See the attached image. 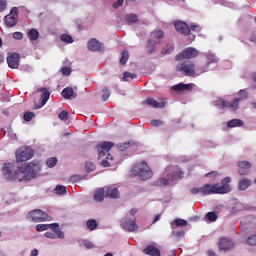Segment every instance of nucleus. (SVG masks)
<instances>
[{
	"label": "nucleus",
	"instance_id": "obj_62",
	"mask_svg": "<svg viewBox=\"0 0 256 256\" xmlns=\"http://www.w3.org/2000/svg\"><path fill=\"white\" fill-rule=\"evenodd\" d=\"M159 219H161V216L160 215H156L154 220H153V223H157V221H159Z\"/></svg>",
	"mask_w": 256,
	"mask_h": 256
},
{
	"label": "nucleus",
	"instance_id": "obj_39",
	"mask_svg": "<svg viewBox=\"0 0 256 256\" xmlns=\"http://www.w3.org/2000/svg\"><path fill=\"white\" fill-rule=\"evenodd\" d=\"M60 39L64 43H73V37H71V35L69 34H62Z\"/></svg>",
	"mask_w": 256,
	"mask_h": 256
},
{
	"label": "nucleus",
	"instance_id": "obj_55",
	"mask_svg": "<svg viewBox=\"0 0 256 256\" xmlns=\"http://www.w3.org/2000/svg\"><path fill=\"white\" fill-rule=\"evenodd\" d=\"M84 247H86V249H94L95 244H93V242H85Z\"/></svg>",
	"mask_w": 256,
	"mask_h": 256
},
{
	"label": "nucleus",
	"instance_id": "obj_47",
	"mask_svg": "<svg viewBox=\"0 0 256 256\" xmlns=\"http://www.w3.org/2000/svg\"><path fill=\"white\" fill-rule=\"evenodd\" d=\"M61 73L62 75H66V77H69V75H71V69L69 67H62Z\"/></svg>",
	"mask_w": 256,
	"mask_h": 256
},
{
	"label": "nucleus",
	"instance_id": "obj_11",
	"mask_svg": "<svg viewBox=\"0 0 256 256\" xmlns=\"http://www.w3.org/2000/svg\"><path fill=\"white\" fill-rule=\"evenodd\" d=\"M115 147V144L113 142H102L96 146V149L98 151V157L101 159V157H105L111 149Z\"/></svg>",
	"mask_w": 256,
	"mask_h": 256
},
{
	"label": "nucleus",
	"instance_id": "obj_38",
	"mask_svg": "<svg viewBox=\"0 0 256 256\" xmlns=\"http://www.w3.org/2000/svg\"><path fill=\"white\" fill-rule=\"evenodd\" d=\"M174 223H175L176 227H185V226H187V220L181 219V218L175 219Z\"/></svg>",
	"mask_w": 256,
	"mask_h": 256
},
{
	"label": "nucleus",
	"instance_id": "obj_59",
	"mask_svg": "<svg viewBox=\"0 0 256 256\" xmlns=\"http://www.w3.org/2000/svg\"><path fill=\"white\" fill-rule=\"evenodd\" d=\"M249 41H251V43H256V35L253 34V35L250 37Z\"/></svg>",
	"mask_w": 256,
	"mask_h": 256
},
{
	"label": "nucleus",
	"instance_id": "obj_52",
	"mask_svg": "<svg viewBox=\"0 0 256 256\" xmlns=\"http://www.w3.org/2000/svg\"><path fill=\"white\" fill-rule=\"evenodd\" d=\"M123 3H125V0H117V2L113 4L114 9H119V7H123Z\"/></svg>",
	"mask_w": 256,
	"mask_h": 256
},
{
	"label": "nucleus",
	"instance_id": "obj_13",
	"mask_svg": "<svg viewBox=\"0 0 256 256\" xmlns=\"http://www.w3.org/2000/svg\"><path fill=\"white\" fill-rule=\"evenodd\" d=\"M121 227L124 231H129L130 233L139 229V226H137V220H131L129 218L122 220Z\"/></svg>",
	"mask_w": 256,
	"mask_h": 256
},
{
	"label": "nucleus",
	"instance_id": "obj_48",
	"mask_svg": "<svg viewBox=\"0 0 256 256\" xmlns=\"http://www.w3.org/2000/svg\"><path fill=\"white\" fill-rule=\"evenodd\" d=\"M174 49L175 48L173 46H168V48L166 50H162V55H171V53H173Z\"/></svg>",
	"mask_w": 256,
	"mask_h": 256
},
{
	"label": "nucleus",
	"instance_id": "obj_19",
	"mask_svg": "<svg viewBox=\"0 0 256 256\" xmlns=\"http://www.w3.org/2000/svg\"><path fill=\"white\" fill-rule=\"evenodd\" d=\"M144 255H149V256H161V251L153 246V245H148L143 249Z\"/></svg>",
	"mask_w": 256,
	"mask_h": 256
},
{
	"label": "nucleus",
	"instance_id": "obj_35",
	"mask_svg": "<svg viewBox=\"0 0 256 256\" xmlns=\"http://www.w3.org/2000/svg\"><path fill=\"white\" fill-rule=\"evenodd\" d=\"M217 218H218V216H217V213H215V212H208L206 214V219L208 221H211L212 223H215V221H217Z\"/></svg>",
	"mask_w": 256,
	"mask_h": 256
},
{
	"label": "nucleus",
	"instance_id": "obj_33",
	"mask_svg": "<svg viewBox=\"0 0 256 256\" xmlns=\"http://www.w3.org/2000/svg\"><path fill=\"white\" fill-rule=\"evenodd\" d=\"M129 61V51L123 50L120 58V65H125Z\"/></svg>",
	"mask_w": 256,
	"mask_h": 256
},
{
	"label": "nucleus",
	"instance_id": "obj_63",
	"mask_svg": "<svg viewBox=\"0 0 256 256\" xmlns=\"http://www.w3.org/2000/svg\"><path fill=\"white\" fill-rule=\"evenodd\" d=\"M70 181H72L73 183H75V181H77V176H73L70 178Z\"/></svg>",
	"mask_w": 256,
	"mask_h": 256
},
{
	"label": "nucleus",
	"instance_id": "obj_61",
	"mask_svg": "<svg viewBox=\"0 0 256 256\" xmlns=\"http://www.w3.org/2000/svg\"><path fill=\"white\" fill-rule=\"evenodd\" d=\"M137 214V208H132L130 210V215H136Z\"/></svg>",
	"mask_w": 256,
	"mask_h": 256
},
{
	"label": "nucleus",
	"instance_id": "obj_3",
	"mask_svg": "<svg viewBox=\"0 0 256 256\" xmlns=\"http://www.w3.org/2000/svg\"><path fill=\"white\" fill-rule=\"evenodd\" d=\"M240 98H235L233 101L221 100V105L223 109H230V111H237L239 109V103L243 101V99H247V91L240 90L238 92Z\"/></svg>",
	"mask_w": 256,
	"mask_h": 256
},
{
	"label": "nucleus",
	"instance_id": "obj_18",
	"mask_svg": "<svg viewBox=\"0 0 256 256\" xmlns=\"http://www.w3.org/2000/svg\"><path fill=\"white\" fill-rule=\"evenodd\" d=\"M87 47L89 51H101V49H103V44H101L97 39L92 38L88 41Z\"/></svg>",
	"mask_w": 256,
	"mask_h": 256
},
{
	"label": "nucleus",
	"instance_id": "obj_7",
	"mask_svg": "<svg viewBox=\"0 0 256 256\" xmlns=\"http://www.w3.org/2000/svg\"><path fill=\"white\" fill-rule=\"evenodd\" d=\"M27 217L28 219H30V221H34V223H41L49 219V215L41 209H35L30 211Z\"/></svg>",
	"mask_w": 256,
	"mask_h": 256
},
{
	"label": "nucleus",
	"instance_id": "obj_22",
	"mask_svg": "<svg viewBox=\"0 0 256 256\" xmlns=\"http://www.w3.org/2000/svg\"><path fill=\"white\" fill-rule=\"evenodd\" d=\"M251 185H253V182L251 180L243 178L238 182V189L239 191H246V189H249Z\"/></svg>",
	"mask_w": 256,
	"mask_h": 256
},
{
	"label": "nucleus",
	"instance_id": "obj_21",
	"mask_svg": "<svg viewBox=\"0 0 256 256\" xmlns=\"http://www.w3.org/2000/svg\"><path fill=\"white\" fill-rule=\"evenodd\" d=\"M173 91H193V84L179 83L172 86Z\"/></svg>",
	"mask_w": 256,
	"mask_h": 256
},
{
	"label": "nucleus",
	"instance_id": "obj_2",
	"mask_svg": "<svg viewBox=\"0 0 256 256\" xmlns=\"http://www.w3.org/2000/svg\"><path fill=\"white\" fill-rule=\"evenodd\" d=\"M231 182V177L227 176L223 178L219 183L217 184H204L202 187L199 188H192L190 192L192 195H197V193H201V195L207 196V195H225L227 193H231V186L229 183Z\"/></svg>",
	"mask_w": 256,
	"mask_h": 256
},
{
	"label": "nucleus",
	"instance_id": "obj_50",
	"mask_svg": "<svg viewBox=\"0 0 256 256\" xmlns=\"http://www.w3.org/2000/svg\"><path fill=\"white\" fill-rule=\"evenodd\" d=\"M12 37H13V39H17L18 41H21V39H23V33H21V32H14Z\"/></svg>",
	"mask_w": 256,
	"mask_h": 256
},
{
	"label": "nucleus",
	"instance_id": "obj_6",
	"mask_svg": "<svg viewBox=\"0 0 256 256\" xmlns=\"http://www.w3.org/2000/svg\"><path fill=\"white\" fill-rule=\"evenodd\" d=\"M33 149L29 147L20 148L16 151V161L17 163H23L25 161H29V159H33Z\"/></svg>",
	"mask_w": 256,
	"mask_h": 256
},
{
	"label": "nucleus",
	"instance_id": "obj_8",
	"mask_svg": "<svg viewBox=\"0 0 256 256\" xmlns=\"http://www.w3.org/2000/svg\"><path fill=\"white\" fill-rule=\"evenodd\" d=\"M164 33L162 30H156L151 33V39L148 41L147 49L148 53H155V45L159 43L160 39H163ZM157 39L158 41H155Z\"/></svg>",
	"mask_w": 256,
	"mask_h": 256
},
{
	"label": "nucleus",
	"instance_id": "obj_58",
	"mask_svg": "<svg viewBox=\"0 0 256 256\" xmlns=\"http://www.w3.org/2000/svg\"><path fill=\"white\" fill-rule=\"evenodd\" d=\"M39 255V251L37 249H34L31 251L30 256H37Z\"/></svg>",
	"mask_w": 256,
	"mask_h": 256
},
{
	"label": "nucleus",
	"instance_id": "obj_29",
	"mask_svg": "<svg viewBox=\"0 0 256 256\" xmlns=\"http://www.w3.org/2000/svg\"><path fill=\"white\" fill-rule=\"evenodd\" d=\"M139 21V18H137V14H128L125 16V22L128 25H131V23H137Z\"/></svg>",
	"mask_w": 256,
	"mask_h": 256
},
{
	"label": "nucleus",
	"instance_id": "obj_26",
	"mask_svg": "<svg viewBox=\"0 0 256 256\" xmlns=\"http://www.w3.org/2000/svg\"><path fill=\"white\" fill-rule=\"evenodd\" d=\"M243 125H245V122L241 119H232L227 122V127L230 129H233L234 127H243Z\"/></svg>",
	"mask_w": 256,
	"mask_h": 256
},
{
	"label": "nucleus",
	"instance_id": "obj_24",
	"mask_svg": "<svg viewBox=\"0 0 256 256\" xmlns=\"http://www.w3.org/2000/svg\"><path fill=\"white\" fill-rule=\"evenodd\" d=\"M106 197H110V199H119V189L117 187L107 188Z\"/></svg>",
	"mask_w": 256,
	"mask_h": 256
},
{
	"label": "nucleus",
	"instance_id": "obj_10",
	"mask_svg": "<svg viewBox=\"0 0 256 256\" xmlns=\"http://www.w3.org/2000/svg\"><path fill=\"white\" fill-rule=\"evenodd\" d=\"M17 19H19V10L17 7H14L11 9L10 14L5 16V25L15 27L17 25Z\"/></svg>",
	"mask_w": 256,
	"mask_h": 256
},
{
	"label": "nucleus",
	"instance_id": "obj_27",
	"mask_svg": "<svg viewBox=\"0 0 256 256\" xmlns=\"http://www.w3.org/2000/svg\"><path fill=\"white\" fill-rule=\"evenodd\" d=\"M75 91L71 87H66L62 90V97L64 99H71V97L74 95Z\"/></svg>",
	"mask_w": 256,
	"mask_h": 256
},
{
	"label": "nucleus",
	"instance_id": "obj_34",
	"mask_svg": "<svg viewBox=\"0 0 256 256\" xmlns=\"http://www.w3.org/2000/svg\"><path fill=\"white\" fill-rule=\"evenodd\" d=\"M170 179L172 181H177L179 179H183V172H181V171L172 172Z\"/></svg>",
	"mask_w": 256,
	"mask_h": 256
},
{
	"label": "nucleus",
	"instance_id": "obj_43",
	"mask_svg": "<svg viewBox=\"0 0 256 256\" xmlns=\"http://www.w3.org/2000/svg\"><path fill=\"white\" fill-rule=\"evenodd\" d=\"M35 117V113L33 112H25L23 115L24 121H31Z\"/></svg>",
	"mask_w": 256,
	"mask_h": 256
},
{
	"label": "nucleus",
	"instance_id": "obj_28",
	"mask_svg": "<svg viewBox=\"0 0 256 256\" xmlns=\"http://www.w3.org/2000/svg\"><path fill=\"white\" fill-rule=\"evenodd\" d=\"M28 38L30 41H37V39H39V31L35 28L30 29L28 32Z\"/></svg>",
	"mask_w": 256,
	"mask_h": 256
},
{
	"label": "nucleus",
	"instance_id": "obj_9",
	"mask_svg": "<svg viewBox=\"0 0 256 256\" xmlns=\"http://www.w3.org/2000/svg\"><path fill=\"white\" fill-rule=\"evenodd\" d=\"M195 57H199V52L193 47H188L181 53L177 54L175 60L181 61L183 59H195Z\"/></svg>",
	"mask_w": 256,
	"mask_h": 256
},
{
	"label": "nucleus",
	"instance_id": "obj_60",
	"mask_svg": "<svg viewBox=\"0 0 256 256\" xmlns=\"http://www.w3.org/2000/svg\"><path fill=\"white\" fill-rule=\"evenodd\" d=\"M207 255L208 256H216L215 251H213V250H208Z\"/></svg>",
	"mask_w": 256,
	"mask_h": 256
},
{
	"label": "nucleus",
	"instance_id": "obj_17",
	"mask_svg": "<svg viewBox=\"0 0 256 256\" xmlns=\"http://www.w3.org/2000/svg\"><path fill=\"white\" fill-rule=\"evenodd\" d=\"M220 251H229L233 249V242L228 238L222 237L218 243Z\"/></svg>",
	"mask_w": 256,
	"mask_h": 256
},
{
	"label": "nucleus",
	"instance_id": "obj_42",
	"mask_svg": "<svg viewBox=\"0 0 256 256\" xmlns=\"http://www.w3.org/2000/svg\"><path fill=\"white\" fill-rule=\"evenodd\" d=\"M46 165H47L48 167H55V165H57V158H55V157L48 158V159L46 160Z\"/></svg>",
	"mask_w": 256,
	"mask_h": 256
},
{
	"label": "nucleus",
	"instance_id": "obj_46",
	"mask_svg": "<svg viewBox=\"0 0 256 256\" xmlns=\"http://www.w3.org/2000/svg\"><path fill=\"white\" fill-rule=\"evenodd\" d=\"M247 243H248V245L255 246V245H256V234L250 236V237L247 239Z\"/></svg>",
	"mask_w": 256,
	"mask_h": 256
},
{
	"label": "nucleus",
	"instance_id": "obj_12",
	"mask_svg": "<svg viewBox=\"0 0 256 256\" xmlns=\"http://www.w3.org/2000/svg\"><path fill=\"white\" fill-rule=\"evenodd\" d=\"M174 27L178 33L185 35V37L191 35V28H189V24L183 21L174 22Z\"/></svg>",
	"mask_w": 256,
	"mask_h": 256
},
{
	"label": "nucleus",
	"instance_id": "obj_44",
	"mask_svg": "<svg viewBox=\"0 0 256 256\" xmlns=\"http://www.w3.org/2000/svg\"><path fill=\"white\" fill-rule=\"evenodd\" d=\"M150 124L152 125V127H161L162 125H165V123L161 120H151Z\"/></svg>",
	"mask_w": 256,
	"mask_h": 256
},
{
	"label": "nucleus",
	"instance_id": "obj_31",
	"mask_svg": "<svg viewBox=\"0 0 256 256\" xmlns=\"http://www.w3.org/2000/svg\"><path fill=\"white\" fill-rule=\"evenodd\" d=\"M113 160V156H111V154H108L105 160H102L101 162L102 167H111V165H113Z\"/></svg>",
	"mask_w": 256,
	"mask_h": 256
},
{
	"label": "nucleus",
	"instance_id": "obj_16",
	"mask_svg": "<svg viewBox=\"0 0 256 256\" xmlns=\"http://www.w3.org/2000/svg\"><path fill=\"white\" fill-rule=\"evenodd\" d=\"M238 167V173L239 175H249L251 173V167L252 165L250 164L249 161H240L237 163Z\"/></svg>",
	"mask_w": 256,
	"mask_h": 256
},
{
	"label": "nucleus",
	"instance_id": "obj_36",
	"mask_svg": "<svg viewBox=\"0 0 256 256\" xmlns=\"http://www.w3.org/2000/svg\"><path fill=\"white\" fill-rule=\"evenodd\" d=\"M129 79H137V74H135V73H130V72H124V74H123V80H124V81H129Z\"/></svg>",
	"mask_w": 256,
	"mask_h": 256
},
{
	"label": "nucleus",
	"instance_id": "obj_37",
	"mask_svg": "<svg viewBox=\"0 0 256 256\" xmlns=\"http://www.w3.org/2000/svg\"><path fill=\"white\" fill-rule=\"evenodd\" d=\"M206 59H207L208 65H211V63H217L218 61L217 57L211 53L206 54Z\"/></svg>",
	"mask_w": 256,
	"mask_h": 256
},
{
	"label": "nucleus",
	"instance_id": "obj_5",
	"mask_svg": "<svg viewBox=\"0 0 256 256\" xmlns=\"http://www.w3.org/2000/svg\"><path fill=\"white\" fill-rule=\"evenodd\" d=\"M177 71L185 75V77H195V63L192 61H185L177 66Z\"/></svg>",
	"mask_w": 256,
	"mask_h": 256
},
{
	"label": "nucleus",
	"instance_id": "obj_54",
	"mask_svg": "<svg viewBox=\"0 0 256 256\" xmlns=\"http://www.w3.org/2000/svg\"><path fill=\"white\" fill-rule=\"evenodd\" d=\"M217 175H219V173L217 171H212V172L205 174V177H211L213 179V178L217 177Z\"/></svg>",
	"mask_w": 256,
	"mask_h": 256
},
{
	"label": "nucleus",
	"instance_id": "obj_4",
	"mask_svg": "<svg viewBox=\"0 0 256 256\" xmlns=\"http://www.w3.org/2000/svg\"><path fill=\"white\" fill-rule=\"evenodd\" d=\"M136 173L139 175L142 181H147L153 177V171L147 165V162L142 161L136 166Z\"/></svg>",
	"mask_w": 256,
	"mask_h": 256
},
{
	"label": "nucleus",
	"instance_id": "obj_25",
	"mask_svg": "<svg viewBox=\"0 0 256 256\" xmlns=\"http://www.w3.org/2000/svg\"><path fill=\"white\" fill-rule=\"evenodd\" d=\"M49 229L54 230V233L57 235L58 239H65V234L61 229H59V224L53 223V224H48Z\"/></svg>",
	"mask_w": 256,
	"mask_h": 256
},
{
	"label": "nucleus",
	"instance_id": "obj_23",
	"mask_svg": "<svg viewBox=\"0 0 256 256\" xmlns=\"http://www.w3.org/2000/svg\"><path fill=\"white\" fill-rule=\"evenodd\" d=\"M93 199H94V201H96V203H101V201H103V199H105V188L97 189L94 192Z\"/></svg>",
	"mask_w": 256,
	"mask_h": 256
},
{
	"label": "nucleus",
	"instance_id": "obj_20",
	"mask_svg": "<svg viewBox=\"0 0 256 256\" xmlns=\"http://www.w3.org/2000/svg\"><path fill=\"white\" fill-rule=\"evenodd\" d=\"M145 103L146 105H149V107H153L154 109H163V107H165V103L157 102V100L153 98H147Z\"/></svg>",
	"mask_w": 256,
	"mask_h": 256
},
{
	"label": "nucleus",
	"instance_id": "obj_49",
	"mask_svg": "<svg viewBox=\"0 0 256 256\" xmlns=\"http://www.w3.org/2000/svg\"><path fill=\"white\" fill-rule=\"evenodd\" d=\"M7 9V1L5 0H0V13H3Z\"/></svg>",
	"mask_w": 256,
	"mask_h": 256
},
{
	"label": "nucleus",
	"instance_id": "obj_30",
	"mask_svg": "<svg viewBox=\"0 0 256 256\" xmlns=\"http://www.w3.org/2000/svg\"><path fill=\"white\" fill-rule=\"evenodd\" d=\"M97 225V220L95 219H89L86 222V227L88 231H95V229H97Z\"/></svg>",
	"mask_w": 256,
	"mask_h": 256
},
{
	"label": "nucleus",
	"instance_id": "obj_56",
	"mask_svg": "<svg viewBox=\"0 0 256 256\" xmlns=\"http://www.w3.org/2000/svg\"><path fill=\"white\" fill-rule=\"evenodd\" d=\"M191 31H201V27L197 24H192L190 26Z\"/></svg>",
	"mask_w": 256,
	"mask_h": 256
},
{
	"label": "nucleus",
	"instance_id": "obj_41",
	"mask_svg": "<svg viewBox=\"0 0 256 256\" xmlns=\"http://www.w3.org/2000/svg\"><path fill=\"white\" fill-rule=\"evenodd\" d=\"M58 117L61 121H67V119H69V112L63 110L59 113Z\"/></svg>",
	"mask_w": 256,
	"mask_h": 256
},
{
	"label": "nucleus",
	"instance_id": "obj_57",
	"mask_svg": "<svg viewBox=\"0 0 256 256\" xmlns=\"http://www.w3.org/2000/svg\"><path fill=\"white\" fill-rule=\"evenodd\" d=\"M159 183L160 185H169V180L166 178H160Z\"/></svg>",
	"mask_w": 256,
	"mask_h": 256
},
{
	"label": "nucleus",
	"instance_id": "obj_40",
	"mask_svg": "<svg viewBox=\"0 0 256 256\" xmlns=\"http://www.w3.org/2000/svg\"><path fill=\"white\" fill-rule=\"evenodd\" d=\"M49 224H38L36 225V231L38 232H43V231H47L49 229Z\"/></svg>",
	"mask_w": 256,
	"mask_h": 256
},
{
	"label": "nucleus",
	"instance_id": "obj_53",
	"mask_svg": "<svg viewBox=\"0 0 256 256\" xmlns=\"http://www.w3.org/2000/svg\"><path fill=\"white\" fill-rule=\"evenodd\" d=\"M45 237H47L48 239H57V234L53 232H46Z\"/></svg>",
	"mask_w": 256,
	"mask_h": 256
},
{
	"label": "nucleus",
	"instance_id": "obj_1",
	"mask_svg": "<svg viewBox=\"0 0 256 256\" xmlns=\"http://www.w3.org/2000/svg\"><path fill=\"white\" fill-rule=\"evenodd\" d=\"M9 165L11 164H4L2 171L5 177L10 179V181H31L41 172V164L37 161H32L24 166H19L15 171H12Z\"/></svg>",
	"mask_w": 256,
	"mask_h": 256
},
{
	"label": "nucleus",
	"instance_id": "obj_45",
	"mask_svg": "<svg viewBox=\"0 0 256 256\" xmlns=\"http://www.w3.org/2000/svg\"><path fill=\"white\" fill-rule=\"evenodd\" d=\"M109 97H111V92L109 91V89L104 88L103 95H102L103 101H107V99H109Z\"/></svg>",
	"mask_w": 256,
	"mask_h": 256
},
{
	"label": "nucleus",
	"instance_id": "obj_51",
	"mask_svg": "<svg viewBox=\"0 0 256 256\" xmlns=\"http://www.w3.org/2000/svg\"><path fill=\"white\" fill-rule=\"evenodd\" d=\"M86 170L95 171V165L93 164V162H86Z\"/></svg>",
	"mask_w": 256,
	"mask_h": 256
},
{
	"label": "nucleus",
	"instance_id": "obj_14",
	"mask_svg": "<svg viewBox=\"0 0 256 256\" xmlns=\"http://www.w3.org/2000/svg\"><path fill=\"white\" fill-rule=\"evenodd\" d=\"M21 59V55L19 53H12L7 58V64L10 69H19V60Z\"/></svg>",
	"mask_w": 256,
	"mask_h": 256
},
{
	"label": "nucleus",
	"instance_id": "obj_32",
	"mask_svg": "<svg viewBox=\"0 0 256 256\" xmlns=\"http://www.w3.org/2000/svg\"><path fill=\"white\" fill-rule=\"evenodd\" d=\"M54 193L56 195H65V193H67V187H65L64 185H57L54 188Z\"/></svg>",
	"mask_w": 256,
	"mask_h": 256
},
{
	"label": "nucleus",
	"instance_id": "obj_64",
	"mask_svg": "<svg viewBox=\"0 0 256 256\" xmlns=\"http://www.w3.org/2000/svg\"><path fill=\"white\" fill-rule=\"evenodd\" d=\"M252 81H254V83H256V73H254V74L252 75Z\"/></svg>",
	"mask_w": 256,
	"mask_h": 256
},
{
	"label": "nucleus",
	"instance_id": "obj_15",
	"mask_svg": "<svg viewBox=\"0 0 256 256\" xmlns=\"http://www.w3.org/2000/svg\"><path fill=\"white\" fill-rule=\"evenodd\" d=\"M37 91L38 93H42V95L40 97L41 104L38 107H36V109H41V107H45V105L49 101V98L51 97V93L45 87L38 88Z\"/></svg>",
	"mask_w": 256,
	"mask_h": 256
}]
</instances>
